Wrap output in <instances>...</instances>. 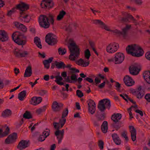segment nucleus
I'll list each match as a JSON object with an SVG mask.
<instances>
[{"mask_svg":"<svg viewBox=\"0 0 150 150\" xmlns=\"http://www.w3.org/2000/svg\"><path fill=\"white\" fill-rule=\"evenodd\" d=\"M115 87H116V89L118 91H120V84L118 82H116Z\"/></svg>","mask_w":150,"mask_h":150,"instance_id":"nucleus-56","label":"nucleus"},{"mask_svg":"<svg viewBox=\"0 0 150 150\" xmlns=\"http://www.w3.org/2000/svg\"><path fill=\"white\" fill-rule=\"evenodd\" d=\"M71 80L77 81V77L76 74H72L71 76Z\"/></svg>","mask_w":150,"mask_h":150,"instance_id":"nucleus-59","label":"nucleus"},{"mask_svg":"<svg viewBox=\"0 0 150 150\" xmlns=\"http://www.w3.org/2000/svg\"><path fill=\"white\" fill-rule=\"evenodd\" d=\"M108 122L106 121L103 122L101 126V129L102 132L104 133H106L107 132L108 127Z\"/></svg>","mask_w":150,"mask_h":150,"instance_id":"nucleus-34","label":"nucleus"},{"mask_svg":"<svg viewBox=\"0 0 150 150\" xmlns=\"http://www.w3.org/2000/svg\"><path fill=\"white\" fill-rule=\"evenodd\" d=\"M29 145V141L25 140H22L19 143L17 148L21 150L25 149Z\"/></svg>","mask_w":150,"mask_h":150,"instance_id":"nucleus-19","label":"nucleus"},{"mask_svg":"<svg viewBox=\"0 0 150 150\" xmlns=\"http://www.w3.org/2000/svg\"><path fill=\"white\" fill-rule=\"evenodd\" d=\"M146 58L150 61V51L147 52L145 54Z\"/></svg>","mask_w":150,"mask_h":150,"instance_id":"nucleus-60","label":"nucleus"},{"mask_svg":"<svg viewBox=\"0 0 150 150\" xmlns=\"http://www.w3.org/2000/svg\"><path fill=\"white\" fill-rule=\"evenodd\" d=\"M111 106L110 100L107 98L104 99L100 100L98 103V108L99 110L102 113H98L95 115L97 120L99 121L102 122L105 118V114L103 112L106 109L108 110L110 109Z\"/></svg>","mask_w":150,"mask_h":150,"instance_id":"nucleus-1","label":"nucleus"},{"mask_svg":"<svg viewBox=\"0 0 150 150\" xmlns=\"http://www.w3.org/2000/svg\"><path fill=\"white\" fill-rule=\"evenodd\" d=\"M137 45L134 44L131 45H129L126 48V51L128 54H131L134 56V53L135 49H137L136 47Z\"/></svg>","mask_w":150,"mask_h":150,"instance_id":"nucleus-22","label":"nucleus"},{"mask_svg":"<svg viewBox=\"0 0 150 150\" xmlns=\"http://www.w3.org/2000/svg\"><path fill=\"white\" fill-rule=\"evenodd\" d=\"M132 1H134L135 3L139 5H141L142 4V0H131Z\"/></svg>","mask_w":150,"mask_h":150,"instance_id":"nucleus-53","label":"nucleus"},{"mask_svg":"<svg viewBox=\"0 0 150 150\" xmlns=\"http://www.w3.org/2000/svg\"><path fill=\"white\" fill-rule=\"evenodd\" d=\"M26 92L25 90H23L20 92L18 94V98L20 100H23L26 96Z\"/></svg>","mask_w":150,"mask_h":150,"instance_id":"nucleus-37","label":"nucleus"},{"mask_svg":"<svg viewBox=\"0 0 150 150\" xmlns=\"http://www.w3.org/2000/svg\"><path fill=\"white\" fill-rule=\"evenodd\" d=\"M102 122L99 121L98 120H97L95 121L94 122V125L95 126H99Z\"/></svg>","mask_w":150,"mask_h":150,"instance_id":"nucleus-54","label":"nucleus"},{"mask_svg":"<svg viewBox=\"0 0 150 150\" xmlns=\"http://www.w3.org/2000/svg\"><path fill=\"white\" fill-rule=\"evenodd\" d=\"M93 23L99 25L102 28L108 31L112 32L114 33L122 35L125 38L126 37L128 31L131 27V25H127L126 27L122 29V31L117 29L112 30L109 29V27L105 23L100 20H94L93 21Z\"/></svg>","mask_w":150,"mask_h":150,"instance_id":"nucleus-3","label":"nucleus"},{"mask_svg":"<svg viewBox=\"0 0 150 150\" xmlns=\"http://www.w3.org/2000/svg\"><path fill=\"white\" fill-rule=\"evenodd\" d=\"M54 3L52 0H43L40 4L42 8H50L53 6Z\"/></svg>","mask_w":150,"mask_h":150,"instance_id":"nucleus-14","label":"nucleus"},{"mask_svg":"<svg viewBox=\"0 0 150 150\" xmlns=\"http://www.w3.org/2000/svg\"><path fill=\"white\" fill-rule=\"evenodd\" d=\"M127 132L126 131H124L121 133V135L122 137L125 138V139L127 141L128 140V137L127 136Z\"/></svg>","mask_w":150,"mask_h":150,"instance_id":"nucleus-49","label":"nucleus"},{"mask_svg":"<svg viewBox=\"0 0 150 150\" xmlns=\"http://www.w3.org/2000/svg\"><path fill=\"white\" fill-rule=\"evenodd\" d=\"M130 132L131 134V137L132 140L134 141L136 140V130L133 126L131 125L129 126Z\"/></svg>","mask_w":150,"mask_h":150,"instance_id":"nucleus-27","label":"nucleus"},{"mask_svg":"<svg viewBox=\"0 0 150 150\" xmlns=\"http://www.w3.org/2000/svg\"><path fill=\"white\" fill-rule=\"evenodd\" d=\"M42 100L41 97H33L30 101V103L34 105H36L40 103Z\"/></svg>","mask_w":150,"mask_h":150,"instance_id":"nucleus-23","label":"nucleus"},{"mask_svg":"<svg viewBox=\"0 0 150 150\" xmlns=\"http://www.w3.org/2000/svg\"><path fill=\"white\" fill-rule=\"evenodd\" d=\"M143 77L148 83H150V71H145L143 74Z\"/></svg>","mask_w":150,"mask_h":150,"instance_id":"nucleus-32","label":"nucleus"},{"mask_svg":"<svg viewBox=\"0 0 150 150\" xmlns=\"http://www.w3.org/2000/svg\"><path fill=\"white\" fill-rule=\"evenodd\" d=\"M98 146L100 149H103L104 146V142L103 141L101 140L99 141Z\"/></svg>","mask_w":150,"mask_h":150,"instance_id":"nucleus-50","label":"nucleus"},{"mask_svg":"<svg viewBox=\"0 0 150 150\" xmlns=\"http://www.w3.org/2000/svg\"><path fill=\"white\" fill-rule=\"evenodd\" d=\"M13 40L16 43L19 45H24L25 44V41L24 40L26 38L21 33L18 31L14 33L12 36Z\"/></svg>","mask_w":150,"mask_h":150,"instance_id":"nucleus-6","label":"nucleus"},{"mask_svg":"<svg viewBox=\"0 0 150 150\" xmlns=\"http://www.w3.org/2000/svg\"><path fill=\"white\" fill-rule=\"evenodd\" d=\"M112 137L114 142L116 144L119 145L121 144V141L117 134H112Z\"/></svg>","mask_w":150,"mask_h":150,"instance_id":"nucleus-30","label":"nucleus"},{"mask_svg":"<svg viewBox=\"0 0 150 150\" xmlns=\"http://www.w3.org/2000/svg\"><path fill=\"white\" fill-rule=\"evenodd\" d=\"M13 53L15 56L18 58L25 57L29 54L27 51H22L18 48L15 49Z\"/></svg>","mask_w":150,"mask_h":150,"instance_id":"nucleus-13","label":"nucleus"},{"mask_svg":"<svg viewBox=\"0 0 150 150\" xmlns=\"http://www.w3.org/2000/svg\"><path fill=\"white\" fill-rule=\"evenodd\" d=\"M84 80L90 83H93V79L89 77H87L83 79Z\"/></svg>","mask_w":150,"mask_h":150,"instance_id":"nucleus-55","label":"nucleus"},{"mask_svg":"<svg viewBox=\"0 0 150 150\" xmlns=\"http://www.w3.org/2000/svg\"><path fill=\"white\" fill-rule=\"evenodd\" d=\"M89 112L92 115L95 113L96 110V104L93 100H89L87 101Z\"/></svg>","mask_w":150,"mask_h":150,"instance_id":"nucleus-15","label":"nucleus"},{"mask_svg":"<svg viewBox=\"0 0 150 150\" xmlns=\"http://www.w3.org/2000/svg\"><path fill=\"white\" fill-rule=\"evenodd\" d=\"M84 55L85 57L88 60L91 55L90 51L88 49H86L85 51Z\"/></svg>","mask_w":150,"mask_h":150,"instance_id":"nucleus-46","label":"nucleus"},{"mask_svg":"<svg viewBox=\"0 0 150 150\" xmlns=\"http://www.w3.org/2000/svg\"><path fill=\"white\" fill-rule=\"evenodd\" d=\"M125 97H126V98H127L129 101H130L133 104H136V102L134 101V100L133 99H131V98H129L127 95L125 94Z\"/></svg>","mask_w":150,"mask_h":150,"instance_id":"nucleus-57","label":"nucleus"},{"mask_svg":"<svg viewBox=\"0 0 150 150\" xmlns=\"http://www.w3.org/2000/svg\"><path fill=\"white\" fill-rule=\"evenodd\" d=\"M76 95L79 98H81L83 96V93L81 91L79 90H77L76 91Z\"/></svg>","mask_w":150,"mask_h":150,"instance_id":"nucleus-51","label":"nucleus"},{"mask_svg":"<svg viewBox=\"0 0 150 150\" xmlns=\"http://www.w3.org/2000/svg\"><path fill=\"white\" fill-rule=\"evenodd\" d=\"M66 12L63 10L60 11L59 14L57 16V20L58 21L61 20L63 18L64 16L66 15Z\"/></svg>","mask_w":150,"mask_h":150,"instance_id":"nucleus-41","label":"nucleus"},{"mask_svg":"<svg viewBox=\"0 0 150 150\" xmlns=\"http://www.w3.org/2000/svg\"><path fill=\"white\" fill-rule=\"evenodd\" d=\"M54 17V15L52 14H49L46 15H40L38 18L40 25L41 27L45 29L49 28L51 24L53 25Z\"/></svg>","mask_w":150,"mask_h":150,"instance_id":"nucleus-4","label":"nucleus"},{"mask_svg":"<svg viewBox=\"0 0 150 150\" xmlns=\"http://www.w3.org/2000/svg\"><path fill=\"white\" fill-rule=\"evenodd\" d=\"M34 42L38 48L40 49L42 48L40 40L39 38L37 37H35L34 39Z\"/></svg>","mask_w":150,"mask_h":150,"instance_id":"nucleus-38","label":"nucleus"},{"mask_svg":"<svg viewBox=\"0 0 150 150\" xmlns=\"http://www.w3.org/2000/svg\"><path fill=\"white\" fill-rule=\"evenodd\" d=\"M9 128L8 127H7L6 129V130L2 133L3 130L2 129H0V136L1 135L0 137L6 136L8 135L9 133Z\"/></svg>","mask_w":150,"mask_h":150,"instance_id":"nucleus-39","label":"nucleus"},{"mask_svg":"<svg viewBox=\"0 0 150 150\" xmlns=\"http://www.w3.org/2000/svg\"><path fill=\"white\" fill-rule=\"evenodd\" d=\"M76 64L79 65L83 67H86L88 66L90 63L89 61L84 60L82 59H80L76 61Z\"/></svg>","mask_w":150,"mask_h":150,"instance_id":"nucleus-24","label":"nucleus"},{"mask_svg":"<svg viewBox=\"0 0 150 150\" xmlns=\"http://www.w3.org/2000/svg\"><path fill=\"white\" fill-rule=\"evenodd\" d=\"M122 117V115L121 114L114 113L111 116V119L115 123H116L119 121Z\"/></svg>","mask_w":150,"mask_h":150,"instance_id":"nucleus-28","label":"nucleus"},{"mask_svg":"<svg viewBox=\"0 0 150 150\" xmlns=\"http://www.w3.org/2000/svg\"><path fill=\"white\" fill-rule=\"evenodd\" d=\"M53 59V57H51L49 58L47 60H44L43 62V63L45 67L47 69H48L50 68V63H51Z\"/></svg>","mask_w":150,"mask_h":150,"instance_id":"nucleus-31","label":"nucleus"},{"mask_svg":"<svg viewBox=\"0 0 150 150\" xmlns=\"http://www.w3.org/2000/svg\"><path fill=\"white\" fill-rule=\"evenodd\" d=\"M16 9H17L16 7L15 8H13L11 10H10L8 12L7 15L8 16H11L13 13H14L16 11ZM17 9H18L17 8Z\"/></svg>","mask_w":150,"mask_h":150,"instance_id":"nucleus-52","label":"nucleus"},{"mask_svg":"<svg viewBox=\"0 0 150 150\" xmlns=\"http://www.w3.org/2000/svg\"><path fill=\"white\" fill-rule=\"evenodd\" d=\"M23 117L25 119H29L32 118V116L30 113L29 111H26L23 115Z\"/></svg>","mask_w":150,"mask_h":150,"instance_id":"nucleus-42","label":"nucleus"},{"mask_svg":"<svg viewBox=\"0 0 150 150\" xmlns=\"http://www.w3.org/2000/svg\"><path fill=\"white\" fill-rule=\"evenodd\" d=\"M140 70L137 67L132 66L129 67V71L130 73L132 75H136L139 73Z\"/></svg>","mask_w":150,"mask_h":150,"instance_id":"nucleus-26","label":"nucleus"},{"mask_svg":"<svg viewBox=\"0 0 150 150\" xmlns=\"http://www.w3.org/2000/svg\"><path fill=\"white\" fill-rule=\"evenodd\" d=\"M32 74V72L31 66H28L27 67L25 71L24 77H30L31 76Z\"/></svg>","mask_w":150,"mask_h":150,"instance_id":"nucleus-29","label":"nucleus"},{"mask_svg":"<svg viewBox=\"0 0 150 150\" xmlns=\"http://www.w3.org/2000/svg\"><path fill=\"white\" fill-rule=\"evenodd\" d=\"M66 119L65 118L59 119V123L60 125V127L62 128L66 122Z\"/></svg>","mask_w":150,"mask_h":150,"instance_id":"nucleus-48","label":"nucleus"},{"mask_svg":"<svg viewBox=\"0 0 150 150\" xmlns=\"http://www.w3.org/2000/svg\"><path fill=\"white\" fill-rule=\"evenodd\" d=\"M122 126H123V125L122 123L121 122L115 123L114 125V128L116 130H118Z\"/></svg>","mask_w":150,"mask_h":150,"instance_id":"nucleus-43","label":"nucleus"},{"mask_svg":"<svg viewBox=\"0 0 150 150\" xmlns=\"http://www.w3.org/2000/svg\"><path fill=\"white\" fill-rule=\"evenodd\" d=\"M54 128L57 129L54 133L55 135L57 137L58 139V143H60L63 138L64 133V129H62L60 130L59 129L62 128L60 127V125L59 122H54L53 123Z\"/></svg>","mask_w":150,"mask_h":150,"instance_id":"nucleus-7","label":"nucleus"},{"mask_svg":"<svg viewBox=\"0 0 150 150\" xmlns=\"http://www.w3.org/2000/svg\"><path fill=\"white\" fill-rule=\"evenodd\" d=\"M47 131H44L42 134L40 135L38 138V140L39 142H42L44 141L45 138L50 135V130L46 129Z\"/></svg>","mask_w":150,"mask_h":150,"instance_id":"nucleus-18","label":"nucleus"},{"mask_svg":"<svg viewBox=\"0 0 150 150\" xmlns=\"http://www.w3.org/2000/svg\"><path fill=\"white\" fill-rule=\"evenodd\" d=\"M29 4L24 2H21L16 6V8L21 11L19 19L22 23H28L30 21V17L26 11L29 8Z\"/></svg>","mask_w":150,"mask_h":150,"instance_id":"nucleus-2","label":"nucleus"},{"mask_svg":"<svg viewBox=\"0 0 150 150\" xmlns=\"http://www.w3.org/2000/svg\"><path fill=\"white\" fill-rule=\"evenodd\" d=\"M56 80L55 81L58 85H64V83L63 82H62L63 80L62 77L59 75L56 76H55Z\"/></svg>","mask_w":150,"mask_h":150,"instance_id":"nucleus-33","label":"nucleus"},{"mask_svg":"<svg viewBox=\"0 0 150 150\" xmlns=\"http://www.w3.org/2000/svg\"><path fill=\"white\" fill-rule=\"evenodd\" d=\"M145 98L148 102H150V93L146 94L145 96Z\"/></svg>","mask_w":150,"mask_h":150,"instance_id":"nucleus-58","label":"nucleus"},{"mask_svg":"<svg viewBox=\"0 0 150 150\" xmlns=\"http://www.w3.org/2000/svg\"><path fill=\"white\" fill-rule=\"evenodd\" d=\"M63 104L61 103H58L54 101L52 103V111L55 112H59L63 109Z\"/></svg>","mask_w":150,"mask_h":150,"instance_id":"nucleus-10","label":"nucleus"},{"mask_svg":"<svg viewBox=\"0 0 150 150\" xmlns=\"http://www.w3.org/2000/svg\"><path fill=\"white\" fill-rule=\"evenodd\" d=\"M133 95L136 96L138 99H141L143 96L144 93L142 91H137L133 92Z\"/></svg>","mask_w":150,"mask_h":150,"instance_id":"nucleus-36","label":"nucleus"},{"mask_svg":"<svg viewBox=\"0 0 150 150\" xmlns=\"http://www.w3.org/2000/svg\"><path fill=\"white\" fill-rule=\"evenodd\" d=\"M137 49H135L134 53V56L137 57H141L143 55L144 52L141 47L139 45H137L136 47Z\"/></svg>","mask_w":150,"mask_h":150,"instance_id":"nucleus-21","label":"nucleus"},{"mask_svg":"<svg viewBox=\"0 0 150 150\" xmlns=\"http://www.w3.org/2000/svg\"><path fill=\"white\" fill-rule=\"evenodd\" d=\"M17 134L16 133H13L9 135L5 139V143L6 144H12L15 142L17 139Z\"/></svg>","mask_w":150,"mask_h":150,"instance_id":"nucleus-12","label":"nucleus"},{"mask_svg":"<svg viewBox=\"0 0 150 150\" xmlns=\"http://www.w3.org/2000/svg\"><path fill=\"white\" fill-rule=\"evenodd\" d=\"M43 79L46 81H48L49 79V76L48 74L45 75Z\"/></svg>","mask_w":150,"mask_h":150,"instance_id":"nucleus-64","label":"nucleus"},{"mask_svg":"<svg viewBox=\"0 0 150 150\" xmlns=\"http://www.w3.org/2000/svg\"><path fill=\"white\" fill-rule=\"evenodd\" d=\"M14 25L18 29L21 30L23 32L25 33L27 31V28L23 24L19 22H16L14 23Z\"/></svg>","mask_w":150,"mask_h":150,"instance_id":"nucleus-25","label":"nucleus"},{"mask_svg":"<svg viewBox=\"0 0 150 150\" xmlns=\"http://www.w3.org/2000/svg\"><path fill=\"white\" fill-rule=\"evenodd\" d=\"M124 81L125 85L128 86H130L134 85V81L132 78L129 76H126L124 78Z\"/></svg>","mask_w":150,"mask_h":150,"instance_id":"nucleus-17","label":"nucleus"},{"mask_svg":"<svg viewBox=\"0 0 150 150\" xmlns=\"http://www.w3.org/2000/svg\"><path fill=\"white\" fill-rule=\"evenodd\" d=\"M37 93L39 95L43 96L46 94L47 93V91L46 90H38Z\"/></svg>","mask_w":150,"mask_h":150,"instance_id":"nucleus-45","label":"nucleus"},{"mask_svg":"<svg viewBox=\"0 0 150 150\" xmlns=\"http://www.w3.org/2000/svg\"><path fill=\"white\" fill-rule=\"evenodd\" d=\"M45 40L48 45H54L57 42L56 36L53 34L50 33L46 35Z\"/></svg>","mask_w":150,"mask_h":150,"instance_id":"nucleus-9","label":"nucleus"},{"mask_svg":"<svg viewBox=\"0 0 150 150\" xmlns=\"http://www.w3.org/2000/svg\"><path fill=\"white\" fill-rule=\"evenodd\" d=\"M56 67L58 69H64L65 68V64L63 62L60 61V62H58L57 61H56Z\"/></svg>","mask_w":150,"mask_h":150,"instance_id":"nucleus-40","label":"nucleus"},{"mask_svg":"<svg viewBox=\"0 0 150 150\" xmlns=\"http://www.w3.org/2000/svg\"><path fill=\"white\" fill-rule=\"evenodd\" d=\"M105 81H104L103 83L99 85L98 87L100 88H103L105 86Z\"/></svg>","mask_w":150,"mask_h":150,"instance_id":"nucleus-63","label":"nucleus"},{"mask_svg":"<svg viewBox=\"0 0 150 150\" xmlns=\"http://www.w3.org/2000/svg\"><path fill=\"white\" fill-rule=\"evenodd\" d=\"M70 54L69 59L71 61H74L77 59L80 54L79 49L74 42H71L68 46Z\"/></svg>","mask_w":150,"mask_h":150,"instance_id":"nucleus-5","label":"nucleus"},{"mask_svg":"<svg viewBox=\"0 0 150 150\" xmlns=\"http://www.w3.org/2000/svg\"><path fill=\"white\" fill-rule=\"evenodd\" d=\"M4 87L3 81L0 78V89H3Z\"/></svg>","mask_w":150,"mask_h":150,"instance_id":"nucleus-62","label":"nucleus"},{"mask_svg":"<svg viewBox=\"0 0 150 150\" xmlns=\"http://www.w3.org/2000/svg\"><path fill=\"white\" fill-rule=\"evenodd\" d=\"M12 114L11 110L10 109H6L1 114V116L4 117H6L10 116Z\"/></svg>","mask_w":150,"mask_h":150,"instance_id":"nucleus-35","label":"nucleus"},{"mask_svg":"<svg viewBox=\"0 0 150 150\" xmlns=\"http://www.w3.org/2000/svg\"><path fill=\"white\" fill-rule=\"evenodd\" d=\"M115 62L116 64L121 63L124 59L125 56L122 53L118 52L116 53L115 55Z\"/></svg>","mask_w":150,"mask_h":150,"instance_id":"nucleus-16","label":"nucleus"},{"mask_svg":"<svg viewBox=\"0 0 150 150\" xmlns=\"http://www.w3.org/2000/svg\"><path fill=\"white\" fill-rule=\"evenodd\" d=\"M119 48V45L117 43H111L107 47L106 50L107 52L110 53H112L116 51Z\"/></svg>","mask_w":150,"mask_h":150,"instance_id":"nucleus-11","label":"nucleus"},{"mask_svg":"<svg viewBox=\"0 0 150 150\" xmlns=\"http://www.w3.org/2000/svg\"><path fill=\"white\" fill-rule=\"evenodd\" d=\"M70 70L73 71L71 72L72 73H74L75 72L79 73V69H77L74 68H72L70 69Z\"/></svg>","mask_w":150,"mask_h":150,"instance_id":"nucleus-61","label":"nucleus"},{"mask_svg":"<svg viewBox=\"0 0 150 150\" xmlns=\"http://www.w3.org/2000/svg\"><path fill=\"white\" fill-rule=\"evenodd\" d=\"M129 19L134 21L133 23H135L136 25H137V22L136 20L132 15L127 12H122V16H119V21L120 22L122 23H125L129 22Z\"/></svg>","mask_w":150,"mask_h":150,"instance_id":"nucleus-8","label":"nucleus"},{"mask_svg":"<svg viewBox=\"0 0 150 150\" xmlns=\"http://www.w3.org/2000/svg\"><path fill=\"white\" fill-rule=\"evenodd\" d=\"M8 37L7 33L4 30H0V41L4 42L7 41Z\"/></svg>","mask_w":150,"mask_h":150,"instance_id":"nucleus-20","label":"nucleus"},{"mask_svg":"<svg viewBox=\"0 0 150 150\" xmlns=\"http://www.w3.org/2000/svg\"><path fill=\"white\" fill-rule=\"evenodd\" d=\"M68 112L69 111L67 108L64 109L62 113V118H64L66 117L67 115Z\"/></svg>","mask_w":150,"mask_h":150,"instance_id":"nucleus-44","label":"nucleus"},{"mask_svg":"<svg viewBox=\"0 0 150 150\" xmlns=\"http://www.w3.org/2000/svg\"><path fill=\"white\" fill-rule=\"evenodd\" d=\"M66 52V50L65 48L62 49L60 47L58 49V53L59 54L63 55L65 54Z\"/></svg>","mask_w":150,"mask_h":150,"instance_id":"nucleus-47","label":"nucleus"}]
</instances>
